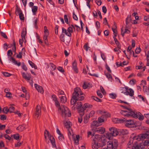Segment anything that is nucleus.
<instances>
[{
	"mask_svg": "<svg viewBox=\"0 0 149 149\" xmlns=\"http://www.w3.org/2000/svg\"><path fill=\"white\" fill-rule=\"evenodd\" d=\"M13 136L14 138L16 140H18L19 138V134L17 133L11 135V136Z\"/></svg>",
	"mask_w": 149,
	"mask_h": 149,
	"instance_id": "c9c22d12",
	"label": "nucleus"
},
{
	"mask_svg": "<svg viewBox=\"0 0 149 149\" xmlns=\"http://www.w3.org/2000/svg\"><path fill=\"white\" fill-rule=\"evenodd\" d=\"M55 105L58 108H58L60 107H61V106L60 105L59 102L57 100L55 101Z\"/></svg>",
	"mask_w": 149,
	"mask_h": 149,
	"instance_id": "c03bdc74",
	"label": "nucleus"
},
{
	"mask_svg": "<svg viewBox=\"0 0 149 149\" xmlns=\"http://www.w3.org/2000/svg\"><path fill=\"white\" fill-rule=\"evenodd\" d=\"M99 123H102L104 121V118H103L102 116L101 117H99L98 118V120H97Z\"/></svg>",
	"mask_w": 149,
	"mask_h": 149,
	"instance_id": "a19ab883",
	"label": "nucleus"
},
{
	"mask_svg": "<svg viewBox=\"0 0 149 149\" xmlns=\"http://www.w3.org/2000/svg\"><path fill=\"white\" fill-rule=\"evenodd\" d=\"M58 111L60 113L62 117H70L71 115L68 109L64 105H61V107L58 108Z\"/></svg>",
	"mask_w": 149,
	"mask_h": 149,
	"instance_id": "f257e3e1",
	"label": "nucleus"
},
{
	"mask_svg": "<svg viewBox=\"0 0 149 149\" xmlns=\"http://www.w3.org/2000/svg\"><path fill=\"white\" fill-rule=\"evenodd\" d=\"M110 97L113 99H115L116 97V95L115 94L110 93L109 94Z\"/></svg>",
	"mask_w": 149,
	"mask_h": 149,
	"instance_id": "5fc2aeb1",
	"label": "nucleus"
},
{
	"mask_svg": "<svg viewBox=\"0 0 149 149\" xmlns=\"http://www.w3.org/2000/svg\"><path fill=\"white\" fill-rule=\"evenodd\" d=\"M113 26L114 28H112V30L113 31V33H114V31H117L116 30V24L115 22H114V25Z\"/></svg>",
	"mask_w": 149,
	"mask_h": 149,
	"instance_id": "bf43d9fd",
	"label": "nucleus"
},
{
	"mask_svg": "<svg viewBox=\"0 0 149 149\" xmlns=\"http://www.w3.org/2000/svg\"><path fill=\"white\" fill-rule=\"evenodd\" d=\"M99 125V123L97 120L94 121L92 122L91 126V127H95L98 126Z\"/></svg>",
	"mask_w": 149,
	"mask_h": 149,
	"instance_id": "4be33fe9",
	"label": "nucleus"
},
{
	"mask_svg": "<svg viewBox=\"0 0 149 149\" xmlns=\"http://www.w3.org/2000/svg\"><path fill=\"white\" fill-rule=\"evenodd\" d=\"M3 111L4 113H7L8 111H9V109H8L7 107H5L3 109Z\"/></svg>",
	"mask_w": 149,
	"mask_h": 149,
	"instance_id": "a18cd8bd",
	"label": "nucleus"
},
{
	"mask_svg": "<svg viewBox=\"0 0 149 149\" xmlns=\"http://www.w3.org/2000/svg\"><path fill=\"white\" fill-rule=\"evenodd\" d=\"M6 117L4 115H0V119L2 120H4L6 119Z\"/></svg>",
	"mask_w": 149,
	"mask_h": 149,
	"instance_id": "de8ad7c7",
	"label": "nucleus"
},
{
	"mask_svg": "<svg viewBox=\"0 0 149 149\" xmlns=\"http://www.w3.org/2000/svg\"><path fill=\"white\" fill-rule=\"evenodd\" d=\"M123 134H127L128 133V131L127 130H123L121 132Z\"/></svg>",
	"mask_w": 149,
	"mask_h": 149,
	"instance_id": "13d9d810",
	"label": "nucleus"
},
{
	"mask_svg": "<svg viewBox=\"0 0 149 149\" xmlns=\"http://www.w3.org/2000/svg\"><path fill=\"white\" fill-rule=\"evenodd\" d=\"M49 35V33H47L46 34H45V35L43 37V39L44 40H47V37Z\"/></svg>",
	"mask_w": 149,
	"mask_h": 149,
	"instance_id": "052dcab7",
	"label": "nucleus"
},
{
	"mask_svg": "<svg viewBox=\"0 0 149 149\" xmlns=\"http://www.w3.org/2000/svg\"><path fill=\"white\" fill-rule=\"evenodd\" d=\"M109 130L110 132L106 134L107 138L109 139H110L112 136H116L118 134V131L115 127H112L109 129Z\"/></svg>",
	"mask_w": 149,
	"mask_h": 149,
	"instance_id": "39448f33",
	"label": "nucleus"
},
{
	"mask_svg": "<svg viewBox=\"0 0 149 149\" xmlns=\"http://www.w3.org/2000/svg\"><path fill=\"white\" fill-rule=\"evenodd\" d=\"M95 2L98 6H100L102 3V1L100 0H96Z\"/></svg>",
	"mask_w": 149,
	"mask_h": 149,
	"instance_id": "69168bd1",
	"label": "nucleus"
},
{
	"mask_svg": "<svg viewBox=\"0 0 149 149\" xmlns=\"http://www.w3.org/2000/svg\"><path fill=\"white\" fill-rule=\"evenodd\" d=\"M89 84V83L86 84V82H84V84L82 86V87L83 89H86L88 87V85Z\"/></svg>",
	"mask_w": 149,
	"mask_h": 149,
	"instance_id": "37998d69",
	"label": "nucleus"
},
{
	"mask_svg": "<svg viewBox=\"0 0 149 149\" xmlns=\"http://www.w3.org/2000/svg\"><path fill=\"white\" fill-rule=\"evenodd\" d=\"M126 119H125V121H124L123 122L125 123V125L126 127H132L134 125V122L132 120H128L126 121Z\"/></svg>",
	"mask_w": 149,
	"mask_h": 149,
	"instance_id": "2eb2a0df",
	"label": "nucleus"
},
{
	"mask_svg": "<svg viewBox=\"0 0 149 149\" xmlns=\"http://www.w3.org/2000/svg\"><path fill=\"white\" fill-rule=\"evenodd\" d=\"M22 77L25 79L26 80H28V77L26 76V74L24 72H22Z\"/></svg>",
	"mask_w": 149,
	"mask_h": 149,
	"instance_id": "3c124183",
	"label": "nucleus"
},
{
	"mask_svg": "<svg viewBox=\"0 0 149 149\" xmlns=\"http://www.w3.org/2000/svg\"><path fill=\"white\" fill-rule=\"evenodd\" d=\"M62 31L63 33H64L65 34L67 35L68 36L70 37L71 36V33L69 32L68 31H67L63 27L62 28Z\"/></svg>",
	"mask_w": 149,
	"mask_h": 149,
	"instance_id": "393cba45",
	"label": "nucleus"
},
{
	"mask_svg": "<svg viewBox=\"0 0 149 149\" xmlns=\"http://www.w3.org/2000/svg\"><path fill=\"white\" fill-rule=\"evenodd\" d=\"M29 63L32 68H34L36 69H37V67L36 65L31 61H29Z\"/></svg>",
	"mask_w": 149,
	"mask_h": 149,
	"instance_id": "7c9ffc66",
	"label": "nucleus"
},
{
	"mask_svg": "<svg viewBox=\"0 0 149 149\" xmlns=\"http://www.w3.org/2000/svg\"><path fill=\"white\" fill-rule=\"evenodd\" d=\"M149 138V130L148 131H145V132L141 134L136 136H134L132 138L133 140H137L138 141H140L141 139H148Z\"/></svg>",
	"mask_w": 149,
	"mask_h": 149,
	"instance_id": "7ed1b4c3",
	"label": "nucleus"
},
{
	"mask_svg": "<svg viewBox=\"0 0 149 149\" xmlns=\"http://www.w3.org/2000/svg\"><path fill=\"white\" fill-rule=\"evenodd\" d=\"M34 86L36 88L38 91V92H40L42 94L44 93V90L41 86L38 85L36 84H34Z\"/></svg>",
	"mask_w": 149,
	"mask_h": 149,
	"instance_id": "f3484780",
	"label": "nucleus"
},
{
	"mask_svg": "<svg viewBox=\"0 0 149 149\" xmlns=\"http://www.w3.org/2000/svg\"><path fill=\"white\" fill-rule=\"evenodd\" d=\"M143 145L144 146H149V140H146L143 143Z\"/></svg>",
	"mask_w": 149,
	"mask_h": 149,
	"instance_id": "0e129e2a",
	"label": "nucleus"
},
{
	"mask_svg": "<svg viewBox=\"0 0 149 149\" xmlns=\"http://www.w3.org/2000/svg\"><path fill=\"white\" fill-rule=\"evenodd\" d=\"M133 113L132 117L135 118H138L140 120H142L144 119V116L139 112H137L135 113L134 111Z\"/></svg>",
	"mask_w": 149,
	"mask_h": 149,
	"instance_id": "4468645a",
	"label": "nucleus"
},
{
	"mask_svg": "<svg viewBox=\"0 0 149 149\" xmlns=\"http://www.w3.org/2000/svg\"><path fill=\"white\" fill-rule=\"evenodd\" d=\"M119 143L116 139H113L107 142V147L109 149H117Z\"/></svg>",
	"mask_w": 149,
	"mask_h": 149,
	"instance_id": "f03ea898",
	"label": "nucleus"
},
{
	"mask_svg": "<svg viewBox=\"0 0 149 149\" xmlns=\"http://www.w3.org/2000/svg\"><path fill=\"white\" fill-rule=\"evenodd\" d=\"M89 118V117H88L87 115L84 116V121L85 123L86 124L88 122Z\"/></svg>",
	"mask_w": 149,
	"mask_h": 149,
	"instance_id": "79ce46f5",
	"label": "nucleus"
},
{
	"mask_svg": "<svg viewBox=\"0 0 149 149\" xmlns=\"http://www.w3.org/2000/svg\"><path fill=\"white\" fill-rule=\"evenodd\" d=\"M12 46H13V48L12 49H13V50H14L15 51L16 49V46H15V42L14 40H13V44L12 45Z\"/></svg>",
	"mask_w": 149,
	"mask_h": 149,
	"instance_id": "6e6d98bb",
	"label": "nucleus"
},
{
	"mask_svg": "<svg viewBox=\"0 0 149 149\" xmlns=\"http://www.w3.org/2000/svg\"><path fill=\"white\" fill-rule=\"evenodd\" d=\"M35 113V118L37 119H39V116L41 114V107L38 104L37 105Z\"/></svg>",
	"mask_w": 149,
	"mask_h": 149,
	"instance_id": "ddd939ff",
	"label": "nucleus"
},
{
	"mask_svg": "<svg viewBox=\"0 0 149 149\" xmlns=\"http://www.w3.org/2000/svg\"><path fill=\"white\" fill-rule=\"evenodd\" d=\"M47 66L48 67V68H50L52 70H55L56 68V65L52 63H50L49 65H47Z\"/></svg>",
	"mask_w": 149,
	"mask_h": 149,
	"instance_id": "bb28decb",
	"label": "nucleus"
},
{
	"mask_svg": "<svg viewBox=\"0 0 149 149\" xmlns=\"http://www.w3.org/2000/svg\"><path fill=\"white\" fill-rule=\"evenodd\" d=\"M67 98L65 96H62L61 99V102L62 103H65L66 102Z\"/></svg>",
	"mask_w": 149,
	"mask_h": 149,
	"instance_id": "e433bc0d",
	"label": "nucleus"
},
{
	"mask_svg": "<svg viewBox=\"0 0 149 149\" xmlns=\"http://www.w3.org/2000/svg\"><path fill=\"white\" fill-rule=\"evenodd\" d=\"M38 9V7L36 6H33L32 8V11L33 13H36Z\"/></svg>",
	"mask_w": 149,
	"mask_h": 149,
	"instance_id": "ea45409f",
	"label": "nucleus"
},
{
	"mask_svg": "<svg viewBox=\"0 0 149 149\" xmlns=\"http://www.w3.org/2000/svg\"><path fill=\"white\" fill-rule=\"evenodd\" d=\"M92 105L90 104H89L88 103H85L83 105V108L84 111L87 108H91L92 107Z\"/></svg>",
	"mask_w": 149,
	"mask_h": 149,
	"instance_id": "473e14b6",
	"label": "nucleus"
},
{
	"mask_svg": "<svg viewBox=\"0 0 149 149\" xmlns=\"http://www.w3.org/2000/svg\"><path fill=\"white\" fill-rule=\"evenodd\" d=\"M89 48V47L87 46V43L85 44L84 46V48L86 51H88V49Z\"/></svg>",
	"mask_w": 149,
	"mask_h": 149,
	"instance_id": "774afa93",
	"label": "nucleus"
},
{
	"mask_svg": "<svg viewBox=\"0 0 149 149\" xmlns=\"http://www.w3.org/2000/svg\"><path fill=\"white\" fill-rule=\"evenodd\" d=\"M20 19L21 20H24V17L23 14L22 13H21L19 15Z\"/></svg>",
	"mask_w": 149,
	"mask_h": 149,
	"instance_id": "680f3d73",
	"label": "nucleus"
},
{
	"mask_svg": "<svg viewBox=\"0 0 149 149\" xmlns=\"http://www.w3.org/2000/svg\"><path fill=\"white\" fill-rule=\"evenodd\" d=\"M65 126L66 128H69L70 127L71 125V122H64Z\"/></svg>",
	"mask_w": 149,
	"mask_h": 149,
	"instance_id": "c756f323",
	"label": "nucleus"
},
{
	"mask_svg": "<svg viewBox=\"0 0 149 149\" xmlns=\"http://www.w3.org/2000/svg\"><path fill=\"white\" fill-rule=\"evenodd\" d=\"M102 146V143L92 142V147L93 149H97L98 148Z\"/></svg>",
	"mask_w": 149,
	"mask_h": 149,
	"instance_id": "dca6fc26",
	"label": "nucleus"
},
{
	"mask_svg": "<svg viewBox=\"0 0 149 149\" xmlns=\"http://www.w3.org/2000/svg\"><path fill=\"white\" fill-rule=\"evenodd\" d=\"M144 19L145 21L149 22V15L147 16H145Z\"/></svg>",
	"mask_w": 149,
	"mask_h": 149,
	"instance_id": "e2e57ef3",
	"label": "nucleus"
},
{
	"mask_svg": "<svg viewBox=\"0 0 149 149\" xmlns=\"http://www.w3.org/2000/svg\"><path fill=\"white\" fill-rule=\"evenodd\" d=\"M135 140H133L134 141V144L133 146L132 147V149H140L141 148V146L140 145H138L137 144V142L136 141H135Z\"/></svg>",
	"mask_w": 149,
	"mask_h": 149,
	"instance_id": "412c9836",
	"label": "nucleus"
},
{
	"mask_svg": "<svg viewBox=\"0 0 149 149\" xmlns=\"http://www.w3.org/2000/svg\"><path fill=\"white\" fill-rule=\"evenodd\" d=\"M80 91V88L77 87L74 89V92L72 94V96L70 101V103L71 105H73L75 104H76V102L78 101L77 99V96L79 94L77 93L78 91Z\"/></svg>",
	"mask_w": 149,
	"mask_h": 149,
	"instance_id": "20e7f679",
	"label": "nucleus"
},
{
	"mask_svg": "<svg viewBox=\"0 0 149 149\" xmlns=\"http://www.w3.org/2000/svg\"><path fill=\"white\" fill-rule=\"evenodd\" d=\"M2 73L5 77H9L11 76L12 74L6 72H2Z\"/></svg>",
	"mask_w": 149,
	"mask_h": 149,
	"instance_id": "58836bf2",
	"label": "nucleus"
},
{
	"mask_svg": "<svg viewBox=\"0 0 149 149\" xmlns=\"http://www.w3.org/2000/svg\"><path fill=\"white\" fill-rule=\"evenodd\" d=\"M31 52L33 56L36 57L37 55L36 49L35 48H32L31 49Z\"/></svg>",
	"mask_w": 149,
	"mask_h": 149,
	"instance_id": "a878e982",
	"label": "nucleus"
},
{
	"mask_svg": "<svg viewBox=\"0 0 149 149\" xmlns=\"http://www.w3.org/2000/svg\"><path fill=\"white\" fill-rule=\"evenodd\" d=\"M77 63L76 61L75 60L72 63V68L74 70V71L77 73L78 72V70L77 66Z\"/></svg>",
	"mask_w": 149,
	"mask_h": 149,
	"instance_id": "aec40b11",
	"label": "nucleus"
},
{
	"mask_svg": "<svg viewBox=\"0 0 149 149\" xmlns=\"http://www.w3.org/2000/svg\"><path fill=\"white\" fill-rule=\"evenodd\" d=\"M128 26H126L125 27V31L124 32L125 33H129L130 32V31L128 30L127 28H128Z\"/></svg>",
	"mask_w": 149,
	"mask_h": 149,
	"instance_id": "09e8293b",
	"label": "nucleus"
},
{
	"mask_svg": "<svg viewBox=\"0 0 149 149\" xmlns=\"http://www.w3.org/2000/svg\"><path fill=\"white\" fill-rule=\"evenodd\" d=\"M125 121V119L124 118L123 119H119L118 118H115L113 120V121L115 123H123Z\"/></svg>",
	"mask_w": 149,
	"mask_h": 149,
	"instance_id": "6ab92c4d",
	"label": "nucleus"
},
{
	"mask_svg": "<svg viewBox=\"0 0 149 149\" xmlns=\"http://www.w3.org/2000/svg\"><path fill=\"white\" fill-rule=\"evenodd\" d=\"M123 89V90L126 91L123 92V91L121 92L122 93H124L126 95H129L130 96H133L134 95V92L132 89L131 88L129 89V92L127 91L128 89L127 87H123L122 88Z\"/></svg>",
	"mask_w": 149,
	"mask_h": 149,
	"instance_id": "9b49d317",
	"label": "nucleus"
},
{
	"mask_svg": "<svg viewBox=\"0 0 149 149\" xmlns=\"http://www.w3.org/2000/svg\"><path fill=\"white\" fill-rule=\"evenodd\" d=\"M25 129V126L24 125H19V126L17 127L16 129L17 130L21 132L23 131Z\"/></svg>",
	"mask_w": 149,
	"mask_h": 149,
	"instance_id": "b1692460",
	"label": "nucleus"
},
{
	"mask_svg": "<svg viewBox=\"0 0 149 149\" xmlns=\"http://www.w3.org/2000/svg\"><path fill=\"white\" fill-rule=\"evenodd\" d=\"M132 112H133V111L132 109L130 111L127 110L126 111L121 110L120 111L121 114L124 116L127 117H129L130 116L132 117L133 114Z\"/></svg>",
	"mask_w": 149,
	"mask_h": 149,
	"instance_id": "1a4fd4ad",
	"label": "nucleus"
},
{
	"mask_svg": "<svg viewBox=\"0 0 149 149\" xmlns=\"http://www.w3.org/2000/svg\"><path fill=\"white\" fill-rule=\"evenodd\" d=\"M15 108L11 106L9 108V112L10 113L13 112L14 111Z\"/></svg>",
	"mask_w": 149,
	"mask_h": 149,
	"instance_id": "864d4df0",
	"label": "nucleus"
},
{
	"mask_svg": "<svg viewBox=\"0 0 149 149\" xmlns=\"http://www.w3.org/2000/svg\"><path fill=\"white\" fill-rule=\"evenodd\" d=\"M91 98L93 99L94 100L97 101V102H101V100L100 99L97 98V97H95L93 96H92L91 97Z\"/></svg>",
	"mask_w": 149,
	"mask_h": 149,
	"instance_id": "49530a36",
	"label": "nucleus"
},
{
	"mask_svg": "<svg viewBox=\"0 0 149 149\" xmlns=\"http://www.w3.org/2000/svg\"><path fill=\"white\" fill-rule=\"evenodd\" d=\"M102 117H103V118H107L109 117L110 116V114L107 112H104L102 115Z\"/></svg>",
	"mask_w": 149,
	"mask_h": 149,
	"instance_id": "c85d7f7f",
	"label": "nucleus"
},
{
	"mask_svg": "<svg viewBox=\"0 0 149 149\" xmlns=\"http://www.w3.org/2000/svg\"><path fill=\"white\" fill-rule=\"evenodd\" d=\"M44 136L45 138V139L46 141H47V137L48 136V138H50V137H51V136L49 134V132L47 130H45L44 132Z\"/></svg>",
	"mask_w": 149,
	"mask_h": 149,
	"instance_id": "5701e85b",
	"label": "nucleus"
},
{
	"mask_svg": "<svg viewBox=\"0 0 149 149\" xmlns=\"http://www.w3.org/2000/svg\"><path fill=\"white\" fill-rule=\"evenodd\" d=\"M93 142H95L99 143H102L103 141L102 137V135L98 134H96L93 137Z\"/></svg>",
	"mask_w": 149,
	"mask_h": 149,
	"instance_id": "f8f14e48",
	"label": "nucleus"
},
{
	"mask_svg": "<svg viewBox=\"0 0 149 149\" xmlns=\"http://www.w3.org/2000/svg\"><path fill=\"white\" fill-rule=\"evenodd\" d=\"M13 55V53L11 50L10 49L8 50L7 52V56L8 58L10 61H12L15 65H17L18 66L20 65V62H17L13 57H12Z\"/></svg>",
	"mask_w": 149,
	"mask_h": 149,
	"instance_id": "423d86ee",
	"label": "nucleus"
},
{
	"mask_svg": "<svg viewBox=\"0 0 149 149\" xmlns=\"http://www.w3.org/2000/svg\"><path fill=\"white\" fill-rule=\"evenodd\" d=\"M131 16H130L129 17L128 16L126 19V25L127 26H128V25L129 24L130 22L131 19L130 18Z\"/></svg>",
	"mask_w": 149,
	"mask_h": 149,
	"instance_id": "72a5a7b5",
	"label": "nucleus"
},
{
	"mask_svg": "<svg viewBox=\"0 0 149 149\" xmlns=\"http://www.w3.org/2000/svg\"><path fill=\"white\" fill-rule=\"evenodd\" d=\"M26 29L23 28L22 31L21 33L22 39H19V43L21 46L22 45L23 42L25 43L26 42L25 36H26Z\"/></svg>",
	"mask_w": 149,
	"mask_h": 149,
	"instance_id": "6e6552de",
	"label": "nucleus"
},
{
	"mask_svg": "<svg viewBox=\"0 0 149 149\" xmlns=\"http://www.w3.org/2000/svg\"><path fill=\"white\" fill-rule=\"evenodd\" d=\"M143 90L145 93L147 95H149V89L148 88L147 86H143Z\"/></svg>",
	"mask_w": 149,
	"mask_h": 149,
	"instance_id": "cd10ccee",
	"label": "nucleus"
},
{
	"mask_svg": "<svg viewBox=\"0 0 149 149\" xmlns=\"http://www.w3.org/2000/svg\"><path fill=\"white\" fill-rule=\"evenodd\" d=\"M77 93L79 94L78 95V96H77V99L78 101V100H82L84 99V97L83 96H79L80 95H81L83 94V93L81 91L80 89V91H78V92Z\"/></svg>",
	"mask_w": 149,
	"mask_h": 149,
	"instance_id": "a211bd4d",
	"label": "nucleus"
},
{
	"mask_svg": "<svg viewBox=\"0 0 149 149\" xmlns=\"http://www.w3.org/2000/svg\"><path fill=\"white\" fill-rule=\"evenodd\" d=\"M0 33L1 35V36L3 37V38H7V35H6V33L1 31Z\"/></svg>",
	"mask_w": 149,
	"mask_h": 149,
	"instance_id": "8fccbe9b",
	"label": "nucleus"
},
{
	"mask_svg": "<svg viewBox=\"0 0 149 149\" xmlns=\"http://www.w3.org/2000/svg\"><path fill=\"white\" fill-rule=\"evenodd\" d=\"M76 105V109H78L79 113V115L81 116H83L84 114L83 106H82L81 102H78L77 103Z\"/></svg>",
	"mask_w": 149,
	"mask_h": 149,
	"instance_id": "0eeeda50",
	"label": "nucleus"
},
{
	"mask_svg": "<svg viewBox=\"0 0 149 149\" xmlns=\"http://www.w3.org/2000/svg\"><path fill=\"white\" fill-rule=\"evenodd\" d=\"M22 13V11L20 9L17 8L16 10L15 13L17 15H19Z\"/></svg>",
	"mask_w": 149,
	"mask_h": 149,
	"instance_id": "4c0bfd02",
	"label": "nucleus"
},
{
	"mask_svg": "<svg viewBox=\"0 0 149 149\" xmlns=\"http://www.w3.org/2000/svg\"><path fill=\"white\" fill-rule=\"evenodd\" d=\"M4 137L6 139H7L9 140H10L11 139V137L6 134H5L4 135Z\"/></svg>",
	"mask_w": 149,
	"mask_h": 149,
	"instance_id": "4d7b16f0",
	"label": "nucleus"
},
{
	"mask_svg": "<svg viewBox=\"0 0 149 149\" xmlns=\"http://www.w3.org/2000/svg\"><path fill=\"white\" fill-rule=\"evenodd\" d=\"M97 131L99 132L100 133L102 134L105 132V129L104 128L100 127L97 128Z\"/></svg>",
	"mask_w": 149,
	"mask_h": 149,
	"instance_id": "2f4dec72",
	"label": "nucleus"
},
{
	"mask_svg": "<svg viewBox=\"0 0 149 149\" xmlns=\"http://www.w3.org/2000/svg\"><path fill=\"white\" fill-rule=\"evenodd\" d=\"M96 26L97 28V29H98L100 28V23L98 21H97L96 22Z\"/></svg>",
	"mask_w": 149,
	"mask_h": 149,
	"instance_id": "338daca9",
	"label": "nucleus"
},
{
	"mask_svg": "<svg viewBox=\"0 0 149 149\" xmlns=\"http://www.w3.org/2000/svg\"><path fill=\"white\" fill-rule=\"evenodd\" d=\"M60 38L62 41L64 42L67 45H69L71 40V38L70 37H65L63 34L61 35Z\"/></svg>",
	"mask_w": 149,
	"mask_h": 149,
	"instance_id": "9d476101",
	"label": "nucleus"
},
{
	"mask_svg": "<svg viewBox=\"0 0 149 149\" xmlns=\"http://www.w3.org/2000/svg\"><path fill=\"white\" fill-rule=\"evenodd\" d=\"M49 140L51 142L53 145V146H54V145H55V146H56L55 142V139L54 138V137L52 136L50 137V138H49Z\"/></svg>",
	"mask_w": 149,
	"mask_h": 149,
	"instance_id": "f704fd0d",
	"label": "nucleus"
},
{
	"mask_svg": "<svg viewBox=\"0 0 149 149\" xmlns=\"http://www.w3.org/2000/svg\"><path fill=\"white\" fill-rule=\"evenodd\" d=\"M95 113V111H94L93 110L91 111L89 114L88 116L89 118L92 117L94 115Z\"/></svg>",
	"mask_w": 149,
	"mask_h": 149,
	"instance_id": "603ef678",
	"label": "nucleus"
}]
</instances>
